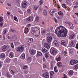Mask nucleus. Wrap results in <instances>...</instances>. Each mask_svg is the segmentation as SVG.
Segmentation results:
<instances>
[{"label": "nucleus", "instance_id": "22", "mask_svg": "<svg viewBox=\"0 0 78 78\" xmlns=\"http://www.w3.org/2000/svg\"><path fill=\"white\" fill-rule=\"evenodd\" d=\"M0 57L1 58H4L5 57V55L4 53L1 54L0 55Z\"/></svg>", "mask_w": 78, "mask_h": 78}, {"label": "nucleus", "instance_id": "2", "mask_svg": "<svg viewBox=\"0 0 78 78\" xmlns=\"http://www.w3.org/2000/svg\"><path fill=\"white\" fill-rule=\"evenodd\" d=\"M50 53L53 55H55L57 53L56 50L55 48L52 47L50 49Z\"/></svg>", "mask_w": 78, "mask_h": 78}, {"label": "nucleus", "instance_id": "46", "mask_svg": "<svg viewBox=\"0 0 78 78\" xmlns=\"http://www.w3.org/2000/svg\"><path fill=\"white\" fill-rule=\"evenodd\" d=\"M31 57H28L27 58V61H31Z\"/></svg>", "mask_w": 78, "mask_h": 78}, {"label": "nucleus", "instance_id": "37", "mask_svg": "<svg viewBox=\"0 0 78 78\" xmlns=\"http://www.w3.org/2000/svg\"><path fill=\"white\" fill-rule=\"evenodd\" d=\"M54 70L55 72H56H56H58V69H57V67L55 66L54 67Z\"/></svg>", "mask_w": 78, "mask_h": 78}, {"label": "nucleus", "instance_id": "36", "mask_svg": "<svg viewBox=\"0 0 78 78\" xmlns=\"http://www.w3.org/2000/svg\"><path fill=\"white\" fill-rule=\"evenodd\" d=\"M45 56L46 58H48L49 56L48 54V53H46L45 55Z\"/></svg>", "mask_w": 78, "mask_h": 78}, {"label": "nucleus", "instance_id": "7", "mask_svg": "<svg viewBox=\"0 0 78 78\" xmlns=\"http://www.w3.org/2000/svg\"><path fill=\"white\" fill-rule=\"evenodd\" d=\"M7 49H8V47L7 46L4 45L2 47V51H6L7 50Z\"/></svg>", "mask_w": 78, "mask_h": 78}, {"label": "nucleus", "instance_id": "18", "mask_svg": "<svg viewBox=\"0 0 78 78\" xmlns=\"http://www.w3.org/2000/svg\"><path fill=\"white\" fill-rule=\"evenodd\" d=\"M73 71L72 70H70L69 71V72L68 73V74L69 75H72L73 74Z\"/></svg>", "mask_w": 78, "mask_h": 78}, {"label": "nucleus", "instance_id": "31", "mask_svg": "<svg viewBox=\"0 0 78 78\" xmlns=\"http://www.w3.org/2000/svg\"><path fill=\"white\" fill-rule=\"evenodd\" d=\"M39 3H40V5H42L43 3H44V1L43 0H41L39 1Z\"/></svg>", "mask_w": 78, "mask_h": 78}, {"label": "nucleus", "instance_id": "28", "mask_svg": "<svg viewBox=\"0 0 78 78\" xmlns=\"http://www.w3.org/2000/svg\"><path fill=\"white\" fill-rule=\"evenodd\" d=\"M66 3L68 5H71V2L69 0H67L66 1Z\"/></svg>", "mask_w": 78, "mask_h": 78}, {"label": "nucleus", "instance_id": "48", "mask_svg": "<svg viewBox=\"0 0 78 78\" xmlns=\"http://www.w3.org/2000/svg\"><path fill=\"white\" fill-rule=\"evenodd\" d=\"M39 11L40 12L42 11V8L41 7H39Z\"/></svg>", "mask_w": 78, "mask_h": 78}, {"label": "nucleus", "instance_id": "25", "mask_svg": "<svg viewBox=\"0 0 78 78\" xmlns=\"http://www.w3.org/2000/svg\"><path fill=\"white\" fill-rule=\"evenodd\" d=\"M20 58L22 59H25V54H23L21 55Z\"/></svg>", "mask_w": 78, "mask_h": 78}, {"label": "nucleus", "instance_id": "34", "mask_svg": "<svg viewBox=\"0 0 78 78\" xmlns=\"http://www.w3.org/2000/svg\"><path fill=\"white\" fill-rule=\"evenodd\" d=\"M9 56L10 58H12V57L13 56V53L12 52H11L9 54Z\"/></svg>", "mask_w": 78, "mask_h": 78}, {"label": "nucleus", "instance_id": "29", "mask_svg": "<svg viewBox=\"0 0 78 78\" xmlns=\"http://www.w3.org/2000/svg\"><path fill=\"white\" fill-rule=\"evenodd\" d=\"M57 62L61 61V56L59 55L58 58H56Z\"/></svg>", "mask_w": 78, "mask_h": 78}, {"label": "nucleus", "instance_id": "45", "mask_svg": "<svg viewBox=\"0 0 78 78\" xmlns=\"http://www.w3.org/2000/svg\"><path fill=\"white\" fill-rule=\"evenodd\" d=\"M16 2L18 3H20V0H16Z\"/></svg>", "mask_w": 78, "mask_h": 78}, {"label": "nucleus", "instance_id": "57", "mask_svg": "<svg viewBox=\"0 0 78 78\" xmlns=\"http://www.w3.org/2000/svg\"><path fill=\"white\" fill-rule=\"evenodd\" d=\"M76 48H77V49H78V44H77L76 46Z\"/></svg>", "mask_w": 78, "mask_h": 78}, {"label": "nucleus", "instance_id": "61", "mask_svg": "<svg viewBox=\"0 0 78 78\" xmlns=\"http://www.w3.org/2000/svg\"><path fill=\"white\" fill-rule=\"evenodd\" d=\"M7 14H8V16H9V15H10V13H9V12H8Z\"/></svg>", "mask_w": 78, "mask_h": 78}, {"label": "nucleus", "instance_id": "1", "mask_svg": "<svg viewBox=\"0 0 78 78\" xmlns=\"http://www.w3.org/2000/svg\"><path fill=\"white\" fill-rule=\"evenodd\" d=\"M55 34H57L58 37H66L67 30L63 26L59 27L55 31Z\"/></svg>", "mask_w": 78, "mask_h": 78}, {"label": "nucleus", "instance_id": "3", "mask_svg": "<svg viewBox=\"0 0 78 78\" xmlns=\"http://www.w3.org/2000/svg\"><path fill=\"white\" fill-rule=\"evenodd\" d=\"M25 47L24 45H21L17 49V51H20V52H22L23 49H24Z\"/></svg>", "mask_w": 78, "mask_h": 78}, {"label": "nucleus", "instance_id": "52", "mask_svg": "<svg viewBox=\"0 0 78 78\" xmlns=\"http://www.w3.org/2000/svg\"><path fill=\"white\" fill-rule=\"evenodd\" d=\"M0 27H3V22H1L0 23Z\"/></svg>", "mask_w": 78, "mask_h": 78}, {"label": "nucleus", "instance_id": "39", "mask_svg": "<svg viewBox=\"0 0 78 78\" xmlns=\"http://www.w3.org/2000/svg\"><path fill=\"white\" fill-rule=\"evenodd\" d=\"M28 31H29V29H28V28H25V32H26V33H28Z\"/></svg>", "mask_w": 78, "mask_h": 78}, {"label": "nucleus", "instance_id": "41", "mask_svg": "<svg viewBox=\"0 0 78 78\" xmlns=\"http://www.w3.org/2000/svg\"><path fill=\"white\" fill-rule=\"evenodd\" d=\"M51 69H53V64L51 63Z\"/></svg>", "mask_w": 78, "mask_h": 78}, {"label": "nucleus", "instance_id": "6", "mask_svg": "<svg viewBox=\"0 0 78 78\" xmlns=\"http://www.w3.org/2000/svg\"><path fill=\"white\" fill-rule=\"evenodd\" d=\"M44 47L47 49H48L50 47V45L48 43H46L44 44Z\"/></svg>", "mask_w": 78, "mask_h": 78}, {"label": "nucleus", "instance_id": "54", "mask_svg": "<svg viewBox=\"0 0 78 78\" xmlns=\"http://www.w3.org/2000/svg\"><path fill=\"white\" fill-rule=\"evenodd\" d=\"M43 68H44V69H45V68H46V66L45 65V64H43Z\"/></svg>", "mask_w": 78, "mask_h": 78}, {"label": "nucleus", "instance_id": "15", "mask_svg": "<svg viewBox=\"0 0 78 78\" xmlns=\"http://www.w3.org/2000/svg\"><path fill=\"white\" fill-rule=\"evenodd\" d=\"M55 12V11L54 9H51L50 11H49V13L50 14H51V16H52V15L54 12Z\"/></svg>", "mask_w": 78, "mask_h": 78}, {"label": "nucleus", "instance_id": "47", "mask_svg": "<svg viewBox=\"0 0 78 78\" xmlns=\"http://www.w3.org/2000/svg\"><path fill=\"white\" fill-rule=\"evenodd\" d=\"M37 8H38V7H37V6H35V7L34 8L35 10H37Z\"/></svg>", "mask_w": 78, "mask_h": 78}, {"label": "nucleus", "instance_id": "59", "mask_svg": "<svg viewBox=\"0 0 78 78\" xmlns=\"http://www.w3.org/2000/svg\"><path fill=\"white\" fill-rule=\"evenodd\" d=\"M43 61H45V58L44 57H43Z\"/></svg>", "mask_w": 78, "mask_h": 78}, {"label": "nucleus", "instance_id": "16", "mask_svg": "<svg viewBox=\"0 0 78 78\" xmlns=\"http://www.w3.org/2000/svg\"><path fill=\"white\" fill-rule=\"evenodd\" d=\"M27 41L30 43H31L33 41V38H29L27 39Z\"/></svg>", "mask_w": 78, "mask_h": 78}, {"label": "nucleus", "instance_id": "13", "mask_svg": "<svg viewBox=\"0 0 78 78\" xmlns=\"http://www.w3.org/2000/svg\"><path fill=\"white\" fill-rule=\"evenodd\" d=\"M74 36L75 34L74 33H72L70 34L69 37L70 38V39H73V38H74Z\"/></svg>", "mask_w": 78, "mask_h": 78}, {"label": "nucleus", "instance_id": "51", "mask_svg": "<svg viewBox=\"0 0 78 78\" xmlns=\"http://www.w3.org/2000/svg\"><path fill=\"white\" fill-rule=\"evenodd\" d=\"M14 20H15L16 21V22H17V17H15L14 18Z\"/></svg>", "mask_w": 78, "mask_h": 78}, {"label": "nucleus", "instance_id": "27", "mask_svg": "<svg viewBox=\"0 0 78 78\" xmlns=\"http://www.w3.org/2000/svg\"><path fill=\"white\" fill-rule=\"evenodd\" d=\"M58 14L59 15H61V16L62 17H63V16H64V14L61 11H60L58 12Z\"/></svg>", "mask_w": 78, "mask_h": 78}, {"label": "nucleus", "instance_id": "21", "mask_svg": "<svg viewBox=\"0 0 78 78\" xmlns=\"http://www.w3.org/2000/svg\"><path fill=\"white\" fill-rule=\"evenodd\" d=\"M70 44V46L71 47H75V44L73 43V41H72Z\"/></svg>", "mask_w": 78, "mask_h": 78}, {"label": "nucleus", "instance_id": "62", "mask_svg": "<svg viewBox=\"0 0 78 78\" xmlns=\"http://www.w3.org/2000/svg\"><path fill=\"white\" fill-rule=\"evenodd\" d=\"M3 37L4 38V39H3V41H5V36H3Z\"/></svg>", "mask_w": 78, "mask_h": 78}, {"label": "nucleus", "instance_id": "4", "mask_svg": "<svg viewBox=\"0 0 78 78\" xmlns=\"http://www.w3.org/2000/svg\"><path fill=\"white\" fill-rule=\"evenodd\" d=\"M47 40L48 43H50L52 40V37L50 36H48L47 37Z\"/></svg>", "mask_w": 78, "mask_h": 78}, {"label": "nucleus", "instance_id": "38", "mask_svg": "<svg viewBox=\"0 0 78 78\" xmlns=\"http://www.w3.org/2000/svg\"><path fill=\"white\" fill-rule=\"evenodd\" d=\"M14 41H15V40H16L17 39V37L15 35H13L12 36V38Z\"/></svg>", "mask_w": 78, "mask_h": 78}, {"label": "nucleus", "instance_id": "24", "mask_svg": "<svg viewBox=\"0 0 78 78\" xmlns=\"http://www.w3.org/2000/svg\"><path fill=\"white\" fill-rule=\"evenodd\" d=\"M42 51L43 53H46L47 52V49L44 48H43L42 49Z\"/></svg>", "mask_w": 78, "mask_h": 78}, {"label": "nucleus", "instance_id": "42", "mask_svg": "<svg viewBox=\"0 0 78 78\" xmlns=\"http://www.w3.org/2000/svg\"><path fill=\"white\" fill-rule=\"evenodd\" d=\"M7 30H4L3 32V34H6V32L7 31Z\"/></svg>", "mask_w": 78, "mask_h": 78}, {"label": "nucleus", "instance_id": "64", "mask_svg": "<svg viewBox=\"0 0 78 78\" xmlns=\"http://www.w3.org/2000/svg\"><path fill=\"white\" fill-rule=\"evenodd\" d=\"M74 23H77V22H76V21L74 20Z\"/></svg>", "mask_w": 78, "mask_h": 78}, {"label": "nucleus", "instance_id": "33", "mask_svg": "<svg viewBox=\"0 0 78 78\" xmlns=\"http://www.w3.org/2000/svg\"><path fill=\"white\" fill-rule=\"evenodd\" d=\"M36 22H38L39 21V17L37 16L36 17L35 20Z\"/></svg>", "mask_w": 78, "mask_h": 78}, {"label": "nucleus", "instance_id": "55", "mask_svg": "<svg viewBox=\"0 0 78 78\" xmlns=\"http://www.w3.org/2000/svg\"><path fill=\"white\" fill-rule=\"evenodd\" d=\"M11 31H12V32L13 33H15V32L16 31V30H14L13 29H12L11 30Z\"/></svg>", "mask_w": 78, "mask_h": 78}, {"label": "nucleus", "instance_id": "26", "mask_svg": "<svg viewBox=\"0 0 78 78\" xmlns=\"http://www.w3.org/2000/svg\"><path fill=\"white\" fill-rule=\"evenodd\" d=\"M53 74H54V72H53V71H51V72L50 74V78H52V76H53Z\"/></svg>", "mask_w": 78, "mask_h": 78}, {"label": "nucleus", "instance_id": "5", "mask_svg": "<svg viewBox=\"0 0 78 78\" xmlns=\"http://www.w3.org/2000/svg\"><path fill=\"white\" fill-rule=\"evenodd\" d=\"M78 62V60H72V61H71L70 62V63L71 65H73L74 64H77Z\"/></svg>", "mask_w": 78, "mask_h": 78}, {"label": "nucleus", "instance_id": "49", "mask_svg": "<svg viewBox=\"0 0 78 78\" xmlns=\"http://www.w3.org/2000/svg\"><path fill=\"white\" fill-rule=\"evenodd\" d=\"M11 47H12V48H14V44H13V43H11Z\"/></svg>", "mask_w": 78, "mask_h": 78}, {"label": "nucleus", "instance_id": "30", "mask_svg": "<svg viewBox=\"0 0 78 78\" xmlns=\"http://www.w3.org/2000/svg\"><path fill=\"white\" fill-rule=\"evenodd\" d=\"M74 69L75 70H77L78 69V64L75 65L73 67Z\"/></svg>", "mask_w": 78, "mask_h": 78}, {"label": "nucleus", "instance_id": "63", "mask_svg": "<svg viewBox=\"0 0 78 78\" xmlns=\"http://www.w3.org/2000/svg\"><path fill=\"white\" fill-rule=\"evenodd\" d=\"M7 5L8 6H11V5L9 3H7Z\"/></svg>", "mask_w": 78, "mask_h": 78}, {"label": "nucleus", "instance_id": "8", "mask_svg": "<svg viewBox=\"0 0 78 78\" xmlns=\"http://www.w3.org/2000/svg\"><path fill=\"white\" fill-rule=\"evenodd\" d=\"M43 76L44 78H49V74H48V73L46 72L43 74Z\"/></svg>", "mask_w": 78, "mask_h": 78}, {"label": "nucleus", "instance_id": "40", "mask_svg": "<svg viewBox=\"0 0 78 78\" xmlns=\"http://www.w3.org/2000/svg\"><path fill=\"white\" fill-rule=\"evenodd\" d=\"M3 18L2 16H1L0 17V22H2L3 20Z\"/></svg>", "mask_w": 78, "mask_h": 78}, {"label": "nucleus", "instance_id": "9", "mask_svg": "<svg viewBox=\"0 0 78 78\" xmlns=\"http://www.w3.org/2000/svg\"><path fill=\"white\" fill-rule=\"evenodd\" d=\"M29 52L30 55H34L36 53V51L33 49H32L29 51Z\"/></svg>", "mask_w": 78, "mask_h": 78}, {"label": "nucleus", "instance_id": "14", "mask_svg": "<svg viewBox=\"0 0 78 78\" xmlns=\"http://www.w3.org/2000/svg\"><path fill=\"white\" fill-rule=\"evenodd\" d=\"M57 66L59 67H61L62 66V64L61 62H59L57 63Z\"/></svg>", "mask_w": 78, "mask_h": 78}, {"label": "nucleus", "instance_id": "43", "mask_svg": "<svg viewBox=\"0 0 78 78\" xmlns=\"http://www.w3.org/2000/svg\"><path fill=\"white\" fill-rule=\"evenodd\" d=\"M27 12H28L29 13H30V12H31V10H30V9H28L27 10Z\"/></svg>", "mask_w": 78, "mask_h": 78}, {"label": "nucleus", "instance_id": "32", "mask_svg": "<svg viewBox=\"0 0 78 78\" xmlns=\"http://www.w3.org/2000/svg\"><path fill=\"white\" fill-rule=\"evenodd\" d=\"M43 14L45 16H47V10H44L43 11Z\"/></svg>", "mask_w": 78, "mask_h": 78}, {"label": "nucleus", "instance_id": "20", "mask_svg": "<svg viewBox=\"0 0 78 78\" xmlns=\"http://www.w3.org/2000/svg\"><path fill=\"white\" fill-rule=\"evenodd\" d=\"M41 55H42V54L41 52H37V57H38V56H41Z\"/></svg>", "mask_w": 78, "mask_h": 78}, {"label": "nucleus", "instance_id": "58", "mask_svg": "<svg viewBox=\"0 0 78 78\" xmlns=\"http://www.w3.org/2000/svg\"><path fill=\"white\" fill-rule=\"evenodd\" d=\"M64 55H66L67 54V51H64Z\"/></svg>", "mask_w": 78, "mask_h": 78}, {"label": "nucleus", "instance_id": "19", "mask_svg": "<svg viewBox=\"0 0 78 78\" xmlns=\"http://www.w3.org/2000/svg\"><path fill=\"white\" fill-rule=\"evenodd\" d=\"M70 27V28L71 29H73L74 27H73V24L71 23H68Z\"/></svg>", "mask_w": 78, "mask_h": 78}, {"label": "nucleus", "instance_id": "11", "mask_svg": "<svg viewBox=\"0 0 78 78\" xmlns=\"http://www.w3.org/2000/svg\"><path fill=\"white\" fill-rule=\"evenodd\" d=\"M27 20L28 21L32 22L33 20V16H30L27 19Z\"/></svg>", "mask_w": 78, "mask_h": 78}, {"label": "nucleus", "instance_id": "50", "mask_svg": "<svg viewBox=\"0 0 78 78\" xmlns=\"http://www.w3.org/2000/svg\"><path fill=\"white\" fill-rule=\"evenodd\" d=\"M6 62H9V59L7 58V59H6L5 60Z\"/></svg>", "mask_w": 78, "mask_h": 78}, {"label": "nucleus", "instance_id": "23", "mask_svg": "<svg viewBox=\"0 0 78 78\" xmlns=\"http://www.w3.org/2000/svg\"><path fill=\"white\" fill-rule=\"evenodd\" d=\"M61 44L63 47H65V46H66V42L63 41H61Z\"/></svg>", "mask_w": 78, "mask_h": 78}, {"label": "nucleus", "instance_id": "17", "mask_svg": "<svg viewBox=\"0 0 78 78\" xmlns=\"http://www.w3.org/2000/svg\"><path fill=\"white\" fill-rule=\"evenodd\" d=\"M53 42L54 44H55V45L57 46V47H59V45L58 44V41H57L56 40H54Z\"/></svg>", "mask_w": 78, "mask_h": 78}, {"label": "nucleus", "instance_id": "44", "mask_svg": "<svg viewBox=\"0 0 78 78\" xmlns=\"http://www.w3.org/2000/svg\"><path fill=\"white\" fill-rule=\"evenodd\" d=\"M62 7H63V8H66V4H62Z\"/></svg>", "mask_w": 78, "mask_h": 78}, {"label": "nucleus", "instance_id": "60", "mask_svg": "<svg viewBox=\"0 0 78 78\" xmlns=\"http://www.w3.org/2000/svg\"><path fill=\"white\" fill-rule=\"evenodd\" d=\"M54 20H55V22L56 23H57V20H56V19L55 18Z\"/></svg>", "mask_w": 78, "mask_h": 78}, {"label": "nucleus", "instance_id": "53", "mask_svg": "<svg viewBox=\"0 0 78 78\" xmlns=\"http://www.w3.org/2000/svg\"><path fill=\"white\" fill-rule=\"evenodd\" d=\"M7 76L8 77V78H10V77H11V76H12L10 75L9 74H7Z\"/></svg>", "mask_w": 78, "mask_h": 78}, {"label": "nucleus", "instance_id": "12", "mask_svg": "<svg viewBox=\"0 0 78 78\" xmlns=\"http://www.w3.org/2000/svg\"><path fill=\"white\" fill-rule=\"evenodd\" d=\"M31 33L33 34V35H37V36L39 35V34L37 35V34H36V30H35L32 29L31 31Z\"/></svg>", "mask_w": 78, "mask_h": 78}, {"label": "nucleus", "instance_id": "56", "mask_svg": "<svg viewBox=\"0 0 78 78\" xmlns=\"http://www.w3.org/2000/svg\"><path fill=\"white\" fill-rule=\"evenodd\" d=\"M45 33V30H43L42 31L41 33L42 34H44Z\"/></svg>", "mask_w": 78, "mask_h": 78}, {"label": "nucleus", "instance_id": "10", "mask_svg": "<svg viewBox=\"0 0 78 78\" xmlns=\"http://www.w3.org/2000/svg\"><path fill=\"white\" fill-rule=\"evenodd\" d=\"M22 6L23 8H25L27 6V2L26 1L22 3Z\"/></svg>", "mask_w": 78, "mask_h": 78}, {"label": "nucleus", "instance_id": "35", "mask_svg": "<svg viewBox=\"0 0 78 78\" xmlns=\"http://www.w3.org/2000/svg\"><path fill=\"white\" fill-rule=\"evenodd\" d=\"M23 69H27L28 68V66L27 65L23 66Z\"/></svg>", "mask_w": 78, "mask_h": 78}]
</instances>
